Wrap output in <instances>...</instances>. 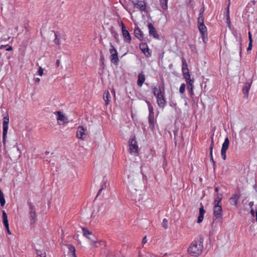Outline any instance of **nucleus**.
Listing matches in <instances>:
<instances>
[{"mask_svg":"<svg viewBox=\"0 0 257 257\" xmlns=\"http://www.w3.org/2000/svg\"><path fill=\"white\" fill-rule=\"evenodd\" d=\"M128 197L136 202H140L143 199L141 191L137 189L138 184L139 182L137 177L134 175H128Z\"/></svg>","mask_w":257,"mask_h":257,"instance_id":"1","label":"nucleus"},{"mask_svg":"<svg viewBox=\"0 0 257 257\" xmlns=\"http://www.w3.org/2000/svg\"><path fill=\"white\" fill-rule=\"evenodd\" d=\"M203 249V239L199 238L193 240L187 249L188 253L192 256H199Z\"/></svg>","mask_w":257,"mask_h":257,"instance_id":"2","label":"nucleus"},{"mask_svg":"<svg viewBox=\"0 0 257 257\" xmlns=\"http://www.w3.org/2000/svg\"><path fill=\"white\" fill-rule=\"evenodd\" d=\"M153 93L156 97L158 106L161 108H164L166 101L164 98V93H162L159 86H155L152 88Z\"/></svg>","mask_w":257,"mask_h":257,"instance_id":"3","label":"nucleus"},{"mask_svg":"<svg viewBox=\"0 0 257 257\" xmlns=\"http://www.w3.org/2000/svg\"><path fill=\"white\" fill-rule=\"evenodd\" d=\"M130 152L135 156L138 155V146L135 137H132L129 140Z\"/></svg>","mask_w":257,"mask_h":257,"instance_id":"4","label":"nucleus"},{"mask_svg":"<svg viewBox=\"0 0 257 257\" xmlns=\"http://www.w3.org/2000/svg\"><path fill=\"white\" fill-rule=\"evenodd\" d=\"M110 48L109 50L110 54V59L111 62L114 65H117L119 62V59L118 57V53L116 49L114 48L113 45L111 44H110Z\"/></svg>","mask_w":257,"mask_h":257,"instance_id":"5","label":"nucleus"},{"mask_svg":"<svg viewBox=\"0 0 257 257\" xmlns=\"http://www.w3.org/2000/svg\"><path fill=\"white\" fill-rule=\"evenodd\" d=\"M29 219L31 224H34L37 220L36 208L34 205L31 203H29Z\"/></svg>","mask_w":257,"mask_h":257,"instance_id":"6","label":"nucleus"},{"mask_svg":"<svg viewBox=\"0 0 257 257\" xmlns=\"http://www.w3.org/2000/svg\"><path fill=\"white\" fill-rule=\"evenodd\" d=\"M120 25L121 27L122 35L124 41L128 44H130L132 40V37L130 34V33L126 29L125 25L122 22H121Z\"/></svg>","mask_w":257,"mask_h":257,"instance_id":"7","label":"nucleus"},{"mask_svg":"<svg viewBox=\"0 0 257 257\" xmlns=\"http://www.w3.org/2000/svg\"><path fill=\"white\" fill-rule=\"evenodd\" d=\"M222 212L221 205H213V216L215 219H222Z\"/></svg>","mask_w":257,"mask_h":257,"instance_id":"8","label":"nucleus"},{"mask_svg":"<svg viewBox=\"0 0 257 257\" xmlns=\"http://www.w3.org/2000/svg\"><path fill=\"white\" fill-rule=\"evenodd\" d=\"M229 145V141L228 138L227 137H226L223 143L222 144V148H221V158H222V159L223 160H226V151L227 150V149H228Z\"/></svg>","mask_w":257,"mask_h":257,"instance_id":"9","label":"nucleus"},{"mask_svg":"<svg viewBox=\"0 0 257 257\" xmlns=\"http://www.w3.org/2000/svg\"><path fill=\"white\" fill-rule=\"evenodd\" d=\"M132 2L134 7L141 11L146 10V5L145 0H133Z\"/></svg>","mask_w":257,"mask_h":257,"instance_id":"10","label":"nucleus"},{"mask_svg":"<svg viewBox=\"0 0 257 257\" xmlns=\"http://www.w3.org/2000/svg\"><path fill=\"white\" fill-rule=\"evenodd\" d=\"M86 130L82 126H79L76 132V137L81 140H84L86 137Z\"/></svg>","mask_w":257,"mask_h":257,"instance_id":"11","label":"nucleus"},{"mask_svg":"<svg viewBox=\"0 0 257 257\" xmlns=\"http://www.w3.org/2000/svg\"><path fill=\"white\" fill-rule=\"evenodd\" d=\"M140 48L146 57H150L151 56V52L146 43L141 44L140 45Z\"/></svg>","mask_w":257,"mask_h":257,"instance_id":"12","label":"nucleus"},{"mask_svg":"<svg viewBox=\"0 0 257 257\" xmlns=\"http://www.w3.org/2000/svg\"><path fill=\"white\" fill-rule=\"evenodd\" d=\"M149 114L148 121L149 123V126L151 128H153L155 125V119H154V112L153 108H151L149 109Z\"/></svg>","mask_w":257,"mask_h":257,"instance_id":"13","label":"nucleus"},{"mask_svg":"<svg viewBox=\"0 0 257 257\" xmlns=\"http://www.w3.org/2000/svg\"><path fill=\"white\" fill-rule=\"evenodd\" d=\"M149 34L150 36H153L154 38L156 39H159L160 37L159 35L158 34L155 28L154 27L153 25L151 23H150L148 25Z\"/></svg>","mask_w":257,"mask_h":257,"instance_id":"14","label":"nucleus"},{"mask_svg":"<svg viewBox=\"0 0 257 257\" xmlns=\"http://www.w3.org/2000/svg\"><path fill=\"white\" fill-rule=\"evenodd\" d=\"M198 27L202 38L203 41L205 43V37L206 35H207V28L204 24L198 25Z\"/></svg>","mask_w":257,"mask_h":257,"instance_id":"15","label":"nucleus"},{"mask_svg":"<svg viewBox=\"0 0 257 257\" xmlns=\"http://www.w3.org/2000/svg\"><path fill=\"white\" fill-rule=\"evenodd\" d=\"M251 83V81L246 82L242 88V93L244 95V97L246 98L248 97L249 90L250 88Z\"/></svg>","mask_w":257,"mask_h":257,"instance_id":"16","label":"nucleus"},{"mask_svg":"<svg viewBox=\"0 0 257 257\" xmlns=\"http://www.w3.org/2000/svg\"><path fill=\"white\" fill-rule=\"evenodd\" d=\"M194 79H192L190 80H186V82L188 84V89L189 91L190 95L191 97H193L194 94L193 92V83H194Z\"/></svg>","mask_w":257,"mask_h":257,"instance_id":"17","label":"nucleus"},{"mask_svg":"<svg viewBox=\"0 0 257 257\" xmlns=\"http://www.w3.org/2000/svg\"><path fill=\"white\" fill-rule=\"evenodd\" d=\"M56 113L58 114L57 120L60 124H63L67 122V118L60 111H56Z\"/></svg>","mask_w":257,"mask_h":257,"instance_id":"18","label":"nucleus"},{"mask_svg":"<svg viewBox=\"0 0 257 257\" xmlns=\"http://www.w3.org/2000/svg\"><path fill=\"white\" fill-rule=\"evenodd\" d=\"M206 211L204 209L203 205L201 204V207L199 208V215L198 217L197 222L200 223L202 222L204 218V215Z\"/></svg>","mask_w":257,"mask_h":257,"instance_id":"19","label":"nucleus"},{"mask_svg":"<svg viewBox=\"0 0 257 257\" xmlns=\"http://www.w3.org/2000/svg\"><path fill=\"white\" fill-rule=\"evenodd\" d=\"M9 117L8 115L5 116L3 118V132H8L9 128Z\"/></svg>","mask_w":257,"mask_h":257,"instance_id":"20","label":"nucleus"},{"mask_svg":"<svg viewBox=\"0 0 257 257\" xmlns=\"http://www.w3.org/2000/svg\"><path fill=\"white\" fill-rule=\"evenodd\" d=\"M134 35L140 40H142L144 38L143 33L139 27H137L135 29Z\"/></svg>","mask_w":257,"mask_h":257,"instance_id":"21","label":"nucleus"},{"mask_svg":"<svg viewBox=\"0 0 257 257\" xmlns=\"http://www.w3.org/2000/svg\"><path fill=\"white\" fill-rule=\"evenodd\" d=\"M182 71L183 73L184 78L185 79L186 81L191 79L188 67L182 68Z\"/></svg>","mask_w":257,"mask_h":257,"instance_id":"22","label":"nucleus"},{"mask_svg":"<svg viewBox=\"0 0 257 257\" xmlns=\"http://www.w3.org/2000/svg\"><path fill=\"white\" fill-rule=\"evenodd\" d=\"M145 81V76L143 73H139L138 75V79L137 84L139 86L141 87Z\"/></svg>","mask_w":257,"mask_h":257,"instance_id":"23","label":"nucleus"},{"mask_svg":"<svg viewBox=\"0 0 257 257\" xmlns=\"http://www.w3.org/2000/svg\"><path fill=\"white\" fill-rule=\"evenodd\" d=\"M222 199V194L217 193L216 195L214 200L213 202V205H221V202Z\"/></svg>","mask_w":257,"mask_h":257,"instance_id":"24","label":"nucleus"},{"mask_svg":"<svg viewBox=\"0 0 257 257\" xmlns=\"http://www.w3.org/2000/svg\"><path fill=\"white\" fill-rule=\"evenodd\" d=\"M239 196L236 194H234L232 195L230 199V204L231 205L236 206L237 204V201L239 199Z\"/></svg>","mask_w":257,"mask_h":257,"instance_id":"25","label":"nucleus"},{"mask_svg":"<svg viewBox=\"0 0 257 257\" xmlns=\"http://www.w3.org/2000/svg\"><path fill=\"white\" fill-rule=\"evenodd\" d=\"M103 100L105 101V103L106 105H107L109 104V102L110 99L111 98L110 94L109 91H107L104 92L103 93Z\"/></svg>","mask_w":257,"mask_h":257,"instance_id":"26","label":"nucleus"},{"mask_svg":"<svg viewBox=\"0 0 257 257\" xmlns=\"http://www.w3.org/2000/svg\"><path fill=\"white\" fill-rule=\"evenodd\" d=\"M168 0H160V4L162 8L164 10H166L168 9Z\"/></svg>","mask_w":257,"mask_h":257,"instance_id":"27","label":"nucleus"},{"mask_svg":"<svg viewBox=\"0 0 257 257\" xmlns=\"http://www.w3.org/2000/svg\"><path fill=\"white\" fill-rule=\"evenodd\" d=\"M68 249H69V251H68V256L72 255V254H75L76 250H75V247L73 245L69 244V245H68Z\"/></svg>","mask_w":257,"mask_h":257,"instance_id":"28","label":"nucleus"},{"mask_svg":"<svg viewBox=\"0 0 257 257\" xmlns=\"http://www.w3.org/2000/svg\"><path fill=\"white\" fill-rule=\"evenodd\" d=\"M214 147V142L213 139L212 140L210 146L209 150H210V161L212 162L213 163H214V161L213 159V155H212V152H213V149Z\"/></svg>","mask_w":257,"mask_h":257,"instance_id":"29","label":"nucleus"},{"mask_svg":"<svg viewBox=\"0 0 257 257\" xmlns=\"http://www.w3.org/2000/svg\"><path fill=\"white\" fill-rule=\"evenodd\" d=\"M6 201L4 197V194L0 189V203L2 206H4L5 204Z\"/></svg>","mask_w":257,"mask_h":257,"instance_id":"30","label":"nucleus"},{"mask_svg":"<svg viewBox=\"0 0 257 257\" xmlns=\"http://www.w3.org/2000/svg\"><path fill=\"white\" fill-rule=\"evenodd\" d=\"M82 229L83 235L89 239H91V238L88 237V235L91 234V232H90L86 228L83 227Z\"/></svg>","mask_w":257,"mask_h":257,"instance_id":"31","label":"nucleus"},{"mask_svg":"<svg viewBox=\"0 0 257 257\" xmlns=\"http://www.w3.org/2000/svg\"><path fill=\"white\" fill-rule=\"evenodd\" d=\"M226 23L229 25L230 23V16H229V3L228 4L227 8H226Z\"/></svg>","mask_w":257,"mask_h":257,"instance_id":"32","label":"nucleus"},{"mask_svg":"<svg viewBox=\"0 0 257 257\" xmlns=\"http://www.w3.org/2000/svg\"><path fill=\"white\" fill-rule=\"evenodd\" d=\"M55 38L54 39V43L56 45H60V36L57 34V33L55 32Z\"/></svg>","mask_w":257,"mask_h":257,"instance_id":"33","label":"nucleus"},{"mask_svg":"<svg viewBox=\"0 0 257 257\" xmlns=\"http://www.w3.org/2000/svg\"><path fill=\"white\" fill-rule=\"evenodd\" d=\"M36 253L37 255L40 256V257H46V253L45 252L40 250H36Z\"/></svg>","mask_w":257,"mask_h":257,"instance_id":"34","label":"nucleus"},{"mask_svg":"<svg viewBox=\"0 0 257 257\" xmlns=\"http://www.w3.org/2000/svg\"><path fill=\"white\" fill-rule=\"evenodd\" d=\"M186 85L185 83H182L180 88H179V92L181 93H183L185 92Z\"/></svg>","mask_w":257,"mask_h":257,"instance_id":"35","label":"nucleus"},{"mask_svg":"<svg viewBox=\"0 0 257 257\" xmlns=\"http://www.w3.org/2000/svg\"><path fill=\"white\" fill-rule=\"evenodd\" d=\"M162 226L165 228L167 229L168 227V220L167 219L164 218L163 220L162 223Z\"/></svg>","mask_w":257,"mask_h":257,"instance_id":"36","label":"nucleus"},{"mask_svg":"<svg viewBox=\"0 0 257 257\" xmlns=\"http://www.w3.org/2000/svg\"><path fill=\"white\" fill-rule=\"evenodd\" d=\"M198 25L200 24H204V17L203 16H199L198 18Z\"/></svg>","mask_w":257,"mask_h":257,"instance_id":"37","label":"nucleus"},{"mask_svg":"<svg viewBox=\"0 0 257 257\" xmlns=\"http://www.w3.org/2000/svg\"><path fill=\"white\" fill-rule=\"evenodd\" d=\"M8 132H3V143L4 145L6 143V138Z\"/></svg>","mask_w":257,"mask_h":257,"instance_id":"38","label":"nucleus"},{"mask_svg":"<svg viewBox=\"0 0 257 257\" xmlns=\"http://www.w3.org/2000/svg\"><path fill=\"white\" fill-rule=\"evenodd\" d=\"M236 39L237 40V41L239 42V48L240 53H241V38L240 36H237V35L236 36Z\"/></svg>","mask_w":257,"mask_h":257,"instance_id":"39","label":"nucleus"},{"mask_svg":"<svg viewBox=\"0 0 257 257\" xmlns=\"http://www.w3.org/2000/svg\"><path fill=\"white\" fill-rule=\"evenodd\" d=\"M106 187V183H104L103 185H101L100 189L99 190L97 194L96 195V197L98 196L101 193V191L104 189Z\"/></svg>","mask_w":257,"mask_h":257,"instance_id":"40","label":"nucleus"},{"mask_svg":"<svg viewBox=\"0 0 257 257\" xmlns=\"http://www.w3.org/2000/svg\"><path fill=\"white\" fill-rule=\"evenodd\" d=\"M182 68H187L188 67L187 63L184 58H182Z\"/></svg>","mask_w":257,"mask_h":257,"instance_id":"41","label":"nucleus"},{"mask_svg":"<svg viewBox=\"0 0 257 257\" xmlns=\"http://www.w3.org/2000/svg\"><path fill=\"white\" fill-rule=\"evenodd\" d=\"M4 47H7V48H6V51H12L13 50V48L12 46H8V45H6V46H4V45H2L1 46V49H2Z\"/></svg>","mask_w":257,"mask_h":257,"instance_id":"42","label":"nucleus"},{"mask_svg":"<svg viewBox=\"0 0 257 257\" xmlns=\"http://www.w3.org/2000/svg\"><path fill=\"white\" fill-rule=\"evenodd\" d=\"M38 74L40 76H42L43 74V69L41 67H40L39 68L38 71Z\"/></svg>","mask_w":257,"mask_h":257,"instance_id":"43","label":"nucleus"},{"mask_svg":"<svg viewBox=\"0 0 257 257\" xmlns=\"http://www.w3.org/2000/svg\"><path fill=\"white\" fill-rule=\"evenodd\" d=\"M3 223L6 228H8V226H9V222L8 219L3 220Z\"/></svg>","mask_w":257,"mask_h":257,"instance_id":"44","label":"nucleus"},{"mask_svg":"<svg viewBox=\"0 0 257 257\" xmlns=\"http://www.w3.org/2000/svg\"><path fill=\"white\" fill-rule=\"evenodd\" d=\"M2 217H3V220L8 219L7 214L6 212H5V211H4V210L3 211Z\"/></svg>","mask_w":257,"mask_h":257,"instance_id":"45","label":"nucleus"},{"mask_svg":"<svg viewBox=\"0 0 257 257\" xmlns=\"http://www.w3.org/2000/svg\"><path fill=\"white\" fill-rule=\"evenodd\" d=\"M252 47V42H249L248 46L247 48V51L251 50Z\"/></svg>","mask_w":257,"mask_h":257,"instance_id":"46","label":"nucleus"},{"mask_svg":"<svg viewBox=\"0 0 257 257\" xmlns=\"http://www.w3.org/2000/svg\"><path fill=\"white\" fill-rule=\"evenodd\" d=\"M145 102H146V103L148 105V109H151V108H153V106L152 105V104H151V103L149 101L146 100Z\"/></svg>","mask_w":257,"mask_h":257,"instance_id":"47","label":"nucleus"},{"mask_svg":"<svg viewBox=\"0 0 257 257\" xmlns=\"http://www.w3.org/2000/svg\"><path fill=\"white\" fill-rule=\"evenodd\" d=\"M146 257H157V256L151 253L148 252L146 254Z\"/></svg>","mask_w":257,"mask_h":257,"instance_id":"48","label":"nucleus"},{"mask_svg":"<svg viewBox=\"0 0 257 257\" xmlns=\"http://www.w3.org/2000/svg\"><path fill=\"white\" fill-rule=\"evenodd\" d=\"M204 12V8H201L200 10L199 16H203Z\"/></svg>","mask_w":257,"mask_h":257,"instance_id":"49","label":"nucleus"},{"mask_svg":"<svg viewBox=\"0 0 257 257\" xmlns=\"http://www.w3.org/2000/svg\"><path fill=\"white\" fill-rule=\"evenodd\" d=\"M250 214L251 216L253 217H254L255 214V212H254V209L252 208H251L250 209Z\"/></svg>","mask_w":257,"mask_h":257,"instance_id":"50","label":"nucleus"},{"mask_svg":"<svg viewBox=\"0 0 257 257\" xmlns=\"http://www.w3.org/2000/svg\"><path fill=\"white\" fill-rule=\"evenodd\" d=\"M248 39L249 42H252L251 34L250 32H248Z\"/></svg>","mask_w":257,"mask_h":257,"instance_id":"51","label":"nucleus"},{"mask_svg":"<svg viewBox=\"0 0 257 257\" xmlns=\"http://www.w3.org/2000/svg\"><path fill=\"white\" fill-rule=\"evenodd\" d=\"M147 242V237L146 236L144 237L143 238V240H142V243L143 244H145L146 242Z\"/></svg>","mask_w":257,"mask_h":257,"instance_id":"52","label":"nucleus"},{"mask_svg":"<svg viewBox=\"0 0 257 257\" xmlns=\"http://www.w3.org/2000/svg\"><path fill=\"white\" fill-rule=\"evenodd\" d=\"M60 64V61L59 59L57 60L56 62V65L57 67H58L59 66Z\"/></svg>","mask_w":257,"mask_h":257,"instance_id":"53","label":"nucleus"},{"mask_svg":"<svg viewBox=\"0 0 257 257\" xmlns=\"http://www.w3.org/2000/svg\"><path fill=\"white\" fill-rule=\"evenodd\" d=\"M35 81L36 82L39 83L40 81V79L39 78H35Z\"/></svg>","mask_w":257,"mask_h":257,"instance_id":"54","label":"nucleus"},{"mask_svg":"<svg viewBox=\"0 0 257 257\" xmlns=\"http://www.w3.org/2000/svg\"><path fill=\"white\" fill-rule=\"evenodd\" d=\"M91 242H92V243H91L92 245H93L96 244L97 242L96 241H94V240H93L91 239Z\"/></svg>","mask_w":257,"mask_h":257,"instance_id":"55","label":"nucleus"},{"mask_svg":"<svg viewBox=\"0 0 257 257\" xmlns=\"http://www.w3.org/2000/svg\"><path fill=\"white\" fill-rule=\"evenodd\" d=\"M6 229H7V232L9 234H11V232L10 230V229H9V226H8V228H6Z\"/></svg>","mask_w":257,"mask_h":257,"instance_id":"56","label":"nucleus"},{"mask_svg":"<svg viewBox=\"0 0 257 257\" xmlns=\"http://www.w3.org/2000/svg\"><path fill=\"white\" fill-rule=\"evenodd\" d=\"M249 205L250 206V207L251 208H252V206L253 205V202H252V201H251V202H250L249 203Z\"/></svg>","mask_w":257,"mask_h":257,"instance_id":"57","label":"nucleus"},{"mask_svg":"<svg viewBox=\"0 0 257 257\" xmlns=\"http://www.w3.org/2000/svg\"><path fill=\"white\" fill-rule=\"evenodd\" d=\"M111 92L114 95V96L115 95V92L114 89H112Z\"/></svg>","mask_w":257,"mask_h":257,"instance_id":"58","label":"nucleus"},{"mask_svg":"<svg viewBox=\"0 0 257 257\" xmlns=\"http://www.w3.org/2000/svg\"><path fill=\"white\" fill-rule=\"evenodd\" d=\"M215 191L216 192H217V193H218L219 188L218 187H216L215 189Z\"/></svg>","mask_w":257,"mask_h":257,"instance_id":"59","label":"nucleus"},{"mask_svg":"<svg viewBox=\"0 0 257 257\" xmlns=\"http://www.w3.org/2000/svg\"><path fill=\"white\" fill-rule=\"evenodd\" d=\"M69 257H77L76 255V254H72L70 255H69Z\"/></svg>","mask_w":257,"mask_h":257,"instance_id":"60","label":"nucleus"},{"mask_svg":"<svg viewBox=\"0 0 257 257\" xmlns=\"http://www.w3.org/2000/svg\"><path fill=\"white\" fill-rule=\"evenodd\" d=\"M189 46H190V48L191 49H193V48L194 47V45H190Z\"/></svg>","mask_w":257,"mask_h":257,"instance_id":"61","label":"nucleus"},{"mask_svg":"<svg viewBox=\"0 0 257 257\" xmlns=\"http://www.w3.org/2000/svg\"><path fill=\"white\" fill-rule=\"evenodd\" d=\"M176 105H176V104H174V106H175V107H176Z\"/></svg>","mask_w":257,"mask_h":257,"instance_id":"62","label":"nucleus"}]
</instances>
